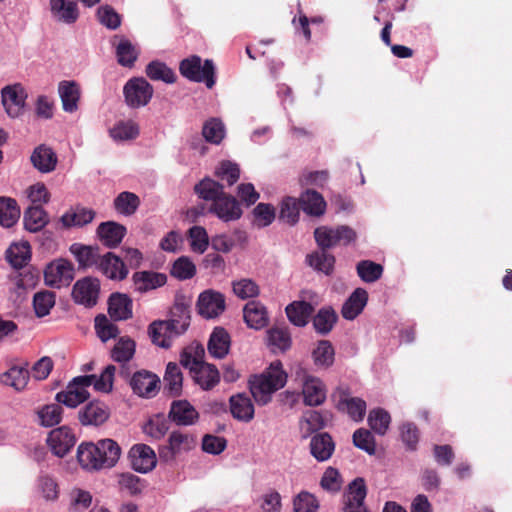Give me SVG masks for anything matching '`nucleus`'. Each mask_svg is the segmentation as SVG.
I'll list each match as a JSON object with an SVG mask.
<instances>
[{
  "instance_id": "1",
  "label": "nucleus",
  "mask_w": 512,
  "mask_h": 512,
  "mask_svg": "<svg viewBox=\"0 0 512 512\" xmlns=\"http://www.w3.org/2000/svg\"><path fill=\"white\" fill-rule=\"evenodd\" d=\"M195 193L206 201H211L209 212L224 222L238 220L242 209L237 199L224 192V185L209 177L202 179L194 187Z\"/></svg>"
},
{
  "instance_id": "2",
  "label": "nucleus",
  "mask_w": 512,
  "mask_h": 512,
  "mask_svg": "<svg viewBox=\"0 0 512 512\" xmlns=\"http://www.w3.org/2000/svg\"><path fill=\"white\" fill-rule=\"evenodd\" d=\"M120 455V446L109 438L99 440L97 443H81L77 449L79 464L89 471L112 468L118 462Z\"/></svg>"
},
{
  "instance_id": "3",
  "label": "nucleus",
  "mask_w": 512,
  "mask_h": 512,
  "mask_svg": "<svg viewBox=\"0 0 512 512\" xmlns=\"http://www.w3.org/2000/svg\"><path fill=\"white\" fill-rule=\"evenodd\" d=\"M286 381L287 374L282 369V363L274 361L263 373L250 378V391L258 404L266 405L271 401L272 394L284 387Z\"/></svg>"
},
{
  "instance_id": "4",
  "label": "nucleus",
  "mask_w": 512,
  "mask_h": 512,
  "mask_svg": "<svg viewBox=\"0 0 512 512\" xmlns=\"http://www.w3.org/2000/svg\"><path fill=\"white\" fill-rule=\"evenodd\" d=\"M179 71L190 81L204 82L208 88L215 85V66L210 59H206L202 65L201 58L198 55H192L180 62Z\"/></svg>"
},
{
  "instance_id": "5",
  "label": "nucleus",
  "mask_w": 512,
  "mask_h": 512,
  "mask_svg": "<svg viewBox=\"0 0 512 512\" xmlns=\"http://www.w3.org/2000/svg\"><path fill=\"white\" fill-rule=\"evenodd\" d=\"M95 375L75 377L66 387L65 391L56 394V401L69 408H75L89 398L87 388L92 385Z\"/></svg>"
},
{
  "instance_id": "6",
  "label": "nucleus",
  "mask_w": 512,
  "mask_h": 512,
  "mask_svg": "<svg viewBox=\"0 0 512 512\" xmlns=\"http://www.w3.org/2000/svg\"><path fill=\"white\" fill-rule=\"evenodd\" d=\"M153 93V86L143 77H133L123 87L125 103L132 109L146 106Z\"/></svg>"
},
{
  "instance_id": "7",
  "label": "nucleus",
  "mask_w": 512,
  "mask_h": 512,
  "mask_svg": "<svg viewBox=\"0 0 512 512\" xmlns=\"http://www.w3.org/2000/svg\"><path fill=\"white\" fill-rule=\"evenodd\" d=\"M73 264L63 258L50 262L44 270V280L46 285L53 288L66 287L74 279Z\"/></svg>"
},
{
  "instance_id": "8",
  "label": "nucleus",
  "mask_w": 512,
  "mask_h": 512,
  "mask_svg": "<svg viewBox=\"0 0 512 512\" xmlns=\"http://www.w3.org/2000/svg\"><path fill=\"white\" fill-rule=\"evenodd\" d=\"M28 95L21 83L7 85L1 89V102L7 115L17 118L23 114Z\"/></svg>"
},
{
  "instance_id": "9",
  "label": "nucleus",
  "mask_w": 512,
  "mask_h": 512,
  "mask_svg": "<svg viewBox=\"0 0 512 512\" xmlns=\"http://www.w3.org/2000/svg\"><path fill=\"white\" fill-rule=\"evenodd\" d=\"M196 446V439L190 433L173 431L168 438V445L159 450V456L162 460L173 461L177 455L188 452Z\"/></svg>"
},
{
  "instance_id": "10",
  "label": "nucleus",
  "mask_w": 512,
  "mask_h": 512,
  "mask_svg": "<svg viewBox=\"0 0 512 512\" xmlns=\"http://www.w3.org/2000/svg\"><path fill=\"white\" fill-rule=\"evenodd\" d=\"M367 487L361 477L349 483L347 491L343 494V507L341 512H369L365 505Z\"/></svg>"
},
{
  "instance_id": "11",
  "label": "nucleus",
  "mask_w": 512,
  "mask_h": 512,
  "mask_svg": "<svg viewBox=\"0 0 512 512\" xmlns=\"http://www.w3.org/2000/svg\"><path fill=\"white\" fill-rule=\"evenodd\" d=\"M337 397L336 408L345 412L356 422L362 421L366 413V402L359 397H352L348 388L339 387L334 393Z\"/></svg>"
},
{
  "instance_id": "12",
  "label": "nucleus",
  "mask_w": 512,
  "mask_h": 512,
  "mask_svg": "<svg viewBox=\"0 0 512 512\" xmlns=\"http://www.w3.org/2000/svg\"><path fill=\"white\" fill-rule=\"evenodd\" d=\"M130 386L136 395L144 398H152L159 391L160 378L156 374L143 369L132 375L130 378Z\"/></svg>"
},
{
  "instance_id": "13",
  "label": "nucleus",
  "mask_w": 512,
  "mask_h": 512,
  "mask_svg": "<svg viewBox=\"0 0 512 512\" xmlns=\"http://www.w3.org/2000/svg\"><path fill=\"white\" fill-rule=\"evenodd\" d=\"M226 308L225 297L222 293L214 290H205L197 300L198 313L204 318L218 317Z\"/></svg>"
},
{
  "instance_id": "14",
  "label": "nucleus",
  "mask_w": 512,
  "mask_h": 512,
  "mask_svg": "<svg viewBox=\"0 0 512 512\" xmlns=\"http://www.w3.org/2000/svg\"><path fill=\"white\" fill-rule=\"evenodd\" d=\"M99 292V280L97 278L85 277L74 284L72 296L75 302L86 307H92L97 303Z\"/></svg>"
},
{
  "instance_id": "15",
  "label": "nucleus",
  "mask_w": 512,
  "mask_h": 512,
  "mask_svg": "<svg viewBox=\"0 0 512 512\" xmlns=\"http://www.w3.org/2000/svg\"><path fill=\"white\" fill-rule=\"evenodd\" d=\"M47 443L56 456L64 457L74 447L76 438L70 428L61 426L49 433Z\"/></svg>"
},
{
  "instance_id": "16",
  "label": "nucleus",
  "mask_w": 512,
  "mask_h": 512,
  "mask_svg": "<svg viewBox=\"0 0 512 512\" xmlns=\"http://www.w3.org/2000/svg\"><path fill=\"white\" fill-rule=\"evenodd\" d=\"M190 372L195 383L203 390L213 389L220 381V373L213 364L203 361H193Z\"/></svg>"
},
{
  "instance_id": "17",
  "label": "nucleus",
  "mask_w": 512,
  "mask_h": 512,
  "mask_svg": "<svg viewBox=\"0 0 512 512\" xmlns=\"http://www.w3.org/2000/svg\"><path fill=\"white\" fill-rule=\"evenodd\" d=\"M111 45L115 48V55L119 65L132 68L139 56V50L127 37L116 34L111 38Z\"/></svg>"
},
{
  "instance_id": "18",
  "label": "nucleus",
  "mask_w": 512,
  "mask_h": 512,
  "mask_svg": "<svg viewBox=\"0 0 512 512\" xmlns=\"http://www.w3.org/2000/svg\"><path fill=\"white\" fill-rule=\"evenodd\" d=\"M132 468L141 473H147L156 466V455L151 447L145 444H136L129 451Z\"/></svg>"
},
{
  "instance_id": "19",
  "label": "nucleus",
  "mask_w": 512,
  "mask_h": 512,
  "mask_svg": "<svg viewBox=\"0 0 512 512\" xmlns=\"http://www.w3.org/2000/svg\"><path fill=\"white\" fill-rule=\"evenodd\" d=\"M110 416L107 405L101 401H91L86 404L78 413L79 421L82 425L99 426L105 423Z\"/></svg>"
},
{
  "instance_id": "20",
  "label": "nucleus",
  "mask_w": 512,
  "mask_h": 512,
  "mask_svg": "<svg viewBox=\"0 0 512 512\" xmlns=\"http://www.w3.org/2000/svg\"><path fill=\"white\" fill-rule=\"evenodd\" d=\"M97 270L108 279L118 281L124 280L129 272L122 259L112 252L101 256Z\"/></svg>"
},
{
  "instance_id": "21",
  "label": "nucleus",
  "mask_w": 512,
  "mask_h": 512,
  "mask_svg": "<svg viewBox=\"0 0 512 512\" xmlns=\"http://www.w3.org/2000/svg\"><path fill=\"white\" fill-rule=\"evenodd\" d=\"M168 417L179 426H189L198 421L199 413L187 400H175L171 404Z\"/></svg>"
},
{
  "instance_id": "22",
  "label": "nucleus",
  "mask_w": 512,
  "mask_h": 512,
  "mask_svg": "<svg viewBox=\"0 0 512 512\" xmlns=\"http://www.w3.org/2000/svg\"><path fill=\"white\" fill-rule=\"evenodd\" d=\"M52 17L64 24H74L80 16L77 2L74 0H50Z\"/></svg>"
},
{
  "instance_id": "23",
  "label": "nucleus",
  "mask_w": 512,
  "mask_h": 512,
  "mask_svg": "<svg viewBox=\"0 0 512 512\" xmlns=\"http://www.w3.org/2000/svg\"><path fill=\"white\" fill-rule=\"evenodd\" d=\"M133 302L127 295L112 293L108 299V313L114 321L128 320L133 316Z\"/></svg>"
},
{
  "instance_id": "24",
  "label": "nucleus",
  "mask_w": 512,
  "mask_h": 512,
  "mask_svg": "<svg viewBox=\"0 0 512 512\" xmlns=\"http://www.w3.org/2000/svg\"><path fill=\"white\" fill-rule=\"evenodd\" d=\"M174 330V335L184 334L190 326V307L184 301L176 300L170 309V318L165 320Z\"/></svg>"
},
{
  "instance_id": "25",
  "label": "nucleus",
  "mask_w": 512,
  "mask_h": 512,
  "mask_svg": "<svg viewBox=\"0 0 512 512\" xmlns=\"http://www.w3.org/2000/svg\"><path fill=\"white\" fill-rule=\"evenodd\" d=\"M30 161L39 172L50 173L56 169L58 157L51 147L40 144L34 148Z\"/></svg>"
},
{
  "instance_id": "26",
  "label": "nucleus",
  "mask_w": 512,
  "mask_h": 512,
  "mask_svg": "<svg viewBox=\"0 0 512 512\" xmlns=\"http://www.w3.org/2000/svg\"><path fill=\"white\" fill-rule=\"evenodd\" d=\"M303 401L307 406H319L326 400L324 383L317 377L307 375L303 381Z\"/></svg>"
},
{
  "instance_id": "27",
  "label": "nucleus",
  "mask_w": 512,
  "mask_h": 512,
  "mask_svg": "<svg viewBox=\"0 0 512 512\" xmlns=\"http://www.w3.org/2000/svg\"><path fill=\"white\" fill-rule=\"evenodd\" d=\"M58 93L62 102V108L67 113L78 110L81 98V87L74 80H63L58 84Z\"/></svg>"
},
{
  "instance_id": "28",
  "label": "nucleus",
  "mask_w": 512,
  "mask_h": 512,
  "mask_svg": "<svg viewBox=\"0 0 512 512\" xmlns=\"http://www.w3.org/2000/svg\"><path fill=\"white\" fill-rule=\"evenodd\" d=\"M126 227L114 221L102 222L97 227V236L108 248L117 247L126 235Z\"/></svg>"
},
{
  "instance_id": "29",
  "label": "nucleus",
  "mask_w": 512,
  "mask_h": 512,
  "mask_svg": "<svg viewBox=\"0 0 512 512\" xmlns=\"http://www.w3.org/2000/svg\"><path fill=\"white\" fill-rule=\"evenodd\" d=\"M69 251L78 262L79 268L82 269L97 268L102 256L98 246L84 245L82 243H73Z\"/></svg>"
},
{
  "instance_id": "30",
  "label": "nucleus",
  "mask_w": 512,
  "mask_h": 512,
  "mask_svg": "<svg viewBox=\"0 0 512 512\" xmlns=\"http://www.w3.org/2000/svg\"><path fill=\"white\" fill-rule=\"evenodd\" d=\"M309 448L311 455L317 461L324 462L333 455L335 442L327 432L316 433L311 437Z\"/></svg>"
},
{
  "instance_id": "31",
  "label": "nucleus",
  "mask_w": 512,
  "mask_h": 512,
  "mask_svg": "<svg viewBox=\"0 0 512 512\" xmlns=\"http://www.w3.org/2000/svg\"><path fill=\"white\" fill-rule=\"evenodd\" d=\"M132 280L136 291L146 293L164 286L167 282V276L160 272L138 271L133 274Z\"/></svg>"
},
{
  "instance_id": "32",
  "label": "nucleus",
  "mask_w": 512,
  "mask_h": 512,
  "mask_svg": "<svg viewBox=\"0 0 512 512\" xmlns=\"http://www.w3.org/2000/svg\"><path fill=\"white\" fill-rule=\"evenodd\" d=\"M243 317L247 326L255 330L264 328L269 321L267 309L259 301L248 302L244 306Z\"/></svg>"
},
{
  "instance_id": "33",
  "label": "nucleus",
  "mask_w": 512,
  "mask_h": 512,
  "mask_svg": "<svg viewBox=\"0 0 512 512\" xmlns=\"http://www.w3.org/2000/svg\"><path fill=\"white\" fill-rule=\"evenodd\" d=\"M230 345L231 338L226 329L214 328L207 344L209 354L214 358L222 359L228 354Z\"/></svg>"
},
{
  "instance_id": "34",
  "label": "nucleus",
  "mask_w": 512,
  "mask_h": 512,
  "mask_svg": "<svg viewBox=\"0 0 512 512\" xmlns=\"http://www.w3.org/2000/svg\"><path fill=\"white\" fill-rule=\"evenodd\" d=\"M95 216L96 212L93 209L78 205L74 209L64 213L60 217L59 221L61 222L62 227L65 229L71 228L73 226L83 227L91 223Z\"/></svg>"
},
{
  "instance_id": "35",
  "label": "nucleus",
  "mask_w": 512,
  "mask_h": 512,
  "mask_svg": "<svg viewBox=\"0 0 512 512\" xmlns=\"http://www.w3.org/2000/svg\"><path fill=\"white\" fill-rule=\"evenodd\" d=\"M367 301V291L363 288H356L342 306V317L346 320L355 319L363 311Z\"/></svg>"
},
{
  "instance_id": "36",
  "label": "nucleus",
  "mask_w": 512,
  "mask_h": 512,
  "mask_svg": "<svg viewBox=\"0 0 512 512\" xmlns=\"http://www.w3.org/2000/svg\"><path fill=\"white\" fill-rule=\"evenodd\" d=\"M288 320L297 327H304L308 324L311 318L314 307L309 302L293 301L285 308Z\"/></svg>"
},
{
  "instance_id": "37",
  "label": "nucleus",
  "mask_w": 512,
  "mask_h": 512,
  "mask_svg": "<svg viewBox=\"0 0 512 512\" xmlns=\"http://www.w3.org/2000/svg\"><path fill=\"white\" fill-rule=\"evenodd\" d=\"M232 416L242 422H250L254 418V405L244 393L233 395L229 399Z\"/></svg>"
},
{
  "instance_id": "38",
  "label": "nucleus",
  "mask_w": 512,
  "mask_h": 512,
  "mask_svg": "<svg viewBox=\"0 0 512 512\" xmlns=\"http://www.w3.org/2000/svg\"><path fill=\"white\" fill-rule=\"evenodd\" d=\"M300 209L311 216H321L325 213L326 202L323 196L315 190L307 189L299 199Z\"/></svg>"
},
{
  "instance_id": "39",
  "label": "nucleus",
  "mask_w": 512,
  "mask_h": 512,
  "mask_svg": "<svg viewBox=\"0 0 512 512\" xmlns=\"http://www.w3.org/2000/svg\"><path fill=\"white\" fill-rule=\"evenodd\" d=\"M148 333L152 342L162 348H169L172 338L175 337L174 330L165 320H155L148 327Z\"/></svg>"
},
{
  "instance_id": "40",
  "label": "nucleus",
  "mask_w": 512,
  "mask_h": 512,
  "mask_svg": "<svg viewBox=\"0 0 512 512\" xmlns=\"http://www.w3.org/2000/svg\"><path fill=\"white\" fill-rule=\"evenodd\" d=\"M48 222V214L42 206L32 205L24 211L23 223L29 232H39Z\"/></svg>"
},
{
  "instance_id": "41",
  "label": "nucleus",
  "mask_w": 512,
  "mask_h": 512,
  "mask_svg": "<svg viewBox=\"0 0 512 512\" xmlns=\"http://www.w3.org/2000/svg\"><path fill=\"white\" fill-rule=\"evenodd\" d=\"M27 367V363L23 367L12 366L8 371L0 375L1 383L11 386L17 391L24 390L30 378Z\"/></svg>"
},
{
  "instance_id": "42",
  "label": "nucleus",
  "mask_w": 512,
  "mask_h": 512,
  "mask_svg": "<svg viewBox=\"0 0 512 512\" xmlns=\"http://www.w3.org/2000/svg\"><path fill=\"white\" fill-rule=\"evenodd\" d=\"M164 389L172 397H178L182 392L183 374L180 366L175 362H169L164 374Z\"/></svg>"
},
{
  "instance_id": "43",
  "label": "nucleus",
  "mask_w": 512,
  "mask_h": 512,
  "mask_svg": "<svg viewBox=\"0 0 512 512\" xmlns=\"http://www.w3.org/2000/svg\"><path fill=\"white\" fill-rule=\"evenodd\" d=\"M20 207L11 197L0 196V225L6 228L14 226L20 218Z\"/></svg>"
},
{
  "instance_id": "44",
  "label": "nucleus",
  "mask_w": 512,
  "mask_h": 512,
  "mask_svg": "<svg viewBox=\"0 0 512 512\" xmlns=\"http://www.w3.org/2000/svg\"><path fill=\"white\" fill-rule=\"evenodd\" d=\"M338 315L331 306L322 307L313 317V327L318 334L326 335L334 327Z\"/></svg>"
},
{
  "instance_id": "45",
  "label": "nucleus",
  "mask_w": 512,
  "mask_h": 512,
  "mask_svg": "<svg viewBox=\"0 0 512 512\" xmlns=\"http://www.w3.org/2000/svg\"><path fill=\"white\" fill-rule=\"evenodd\" d=\"M147 77L153 81H163L172 84L176 81V74L165 63L154 60L151 61L145 69Z\"/></svg>"
},
{
  "instance_id": "46",
  "label": "nucleus",
  "mask_w": 512,
  "mask_h": 512,
  "mask_svg": "<svg viewBox=\"0 0 512 512\" xmlns=\"http://www.w3.org/2000/svg\"><path fill=\"white\" fill-rule=\"evenodd\" d=\"M335 351L329 340H320L312 352L314 364L318 367L328 368L334 363Z\"/></svg>"
},
{
  "instance_id": "47",
  "label": "nucleus",
  "mask_w": 512,
  "mask_h": 512,
  "mask_svg": "<svg viewBox=\"0 0 512 512\" xmlns=\"http://www.w3.org/2000/svg\"><path fill=\"white\" fill-rule=\"evenodd\" d=\"M6 258L12 267L16 269L23 268L30 260V246L28 243L13 244L7 252Z\"/></svg>"
},
{
  "instance_id": "48",
  "label": "nucleus",
  "mask_w": 512,
  "mask_h": 512,
  "mask_svg": "<svg viewBox=\"0 0 512 512\" xmlns=\"http://www.w3.org/2000/svg\"><path fill=\"white\" fill-rule=\"evenodd\" d=\"M308 264L314 269L330 275L333 272L335 257L327 251L307 255Z\"/></svg>"
},
{
  "instance_id": "49",
  "label": "nucleus",
  "mask_w": 512,
  "mask_h": 512,
  "mask_svg": "<svg viewBox=\"0 0 512 512\" xmlns=\"http://www.w3.org/2000/svg\"><path fill=\"white\" fill-rule=\"evenodd\" d=\"M134 353L135 342L128 337H122L112 349L111 357L116 362L127 363L132 359Z\"/></svg>"
},
{
  "instance_id": "50",
  "label": "nucleus",
  "mask_w": 512,
  "mask_h": 512,
  "mask_svg": "<svg viewBox=\"0 0 512 512\" xmlns=\"http://www.w3.org/2000/svg\"><path fill=\"white\" fill-rule=\"evenodd\" d=\"M357 274L362 281L373 283L383 274V266L371 260H362L356 266Z\"/></svg>"
},
{
  "instance_id": "51",
  "label": "nucleus",
  "mask_w": 512,
  "mask_h": 512,
  "mask_svg": "<svg viewBox=\"0 0 512 512\" xmlns=\"http://www.w3.org/2000/svg\"><path fill=\"white\" fill-rule=\"evenodd\" d=\"M170 274L178 280H188L195 276L196 266L189 257L181 256L174 261Z\"/></svg>"
},
{
  "instance_id": "52",
  "label": "nucleus",
  "mask_w": 512,
  "mask_h": 512,
  "mask_svg": "<svg viewBox=\"0 0 512 512\" xmlns=\"http://www.w3.org/2000/svg\"><path fill=\"white\" fill-rule=\"evenodd\" d=\"M139 205V197L132 192H121L114 200L115 209L123 215L134 214Z\"/></svg>"
},
{
  "instance_id": "53",
  "label": "nucleus",
  "mask_w": 512,
  "mask_h": 512,
  "mask_svg": "<svg viewBox=\"0 0 512 512\" xmlns=\"http://www.w3.org/2000/svg\"><path fill=\"white\" fill-rule=\"evenodd\" d=\"M202 135L205 141L218 145L225 136V127L219 119L211 118L204 123Z\"/></svg>"
},
{
  "instance_id": "54",
  "label": "nucleus",
  "mask_w": 512,
  "mask_h": 512,
  "mask_svg": "<svg viewBox=\"0 0 512 512\" xmlns=\"http://www.w3.org/2000/svg\"><path fill=\"white\" fill-rule=\"evenodd\" d=\"M188 240L193 252L203 254L209 246L207 231L202 226H192L188 230Z\"/></svg>"
},
{
  "instance_id": "55",
  "label": "nucleus",
  "mask_w": 512,
  "mask_h": 512,
  "mask_svg": "<svg viewBox=\"0 0 512 512\" xmlns=\"http://www.w3.org/2000/svg\"><path fill=\"white\" fill-rule=\"evenodd\" d=\"M215 176L227 186L234 185L240 178V168L236 163L229 160L220 162L215 170Z\"/></svg>"
},
{
  "instance_id": "56",
  "label": "nucleus",
  "mask_w": 512,
  "mask_h": 512,
  "mask_svg": "<svg viewBox=\"0 0 512 512\" xmlns=\"http://www.w3.org/2000/svg\"><path fill=\"white\" fill-rule=\"evenodd\" d=\"M299 212V201L294 197H285L280 204L279 219L290 225H294L298 222Z\"/></svg>"
},
{
  "instance_id": "57",
  "label": "nucleus",
  "mask_w": 512,
  "mask_h": 512,
  "mask_svg": "<svg viewBox=\"0 0 512 512\" xmlns=\"http://www.w3.org/2000/svg\"><path fill=\"white\" fill-rule=\"evenodd\" d=\"M55 305V293L48 290H42L35 293L33 297V307L38 317H44L50 313Z\"/></svg>"
},
{
  "instance_id": "58",
  "label": "nucleus",
  "mask_w": 512,
  "mask_h": 512,
  "mask_svg": "<svg viewBox=\"0 0 512 512\" xmlns=\"http://www.w3.org/2000/svg\"><path fill=\"white\" fill-rule=\"evenodd\" d=\"M96 16L98 21L109 30H116L121 26V15L110 5L100 6Z\"/></svg>"
},
{
  "instance_id": "59",
  "label": "nucleus",
  "mask_w": 512,
  "mask_h": 512,
  "mask_svg": "<svg viewBox=\"0 0 512 512\" xmlns=\"http://www.w3.org/2000/svg\"><path fill=\"white\" fill-rule=\"evenodd\" d=\"M37 414L40 420V425L44 427H52L61 422L63 408L59 404H48L38 410Z\"/></svg>"
},
{
  "instance_id": "60",
  "label": "nucleus",
  "mask_w": 512,
  "mask_h": 512,
  "mask_svg": "<svg viewBox=\"0 0 512 512\" xmlns=\"http://www.w3.org/2000/svg\"><path fill=\"white\" fill-rule=\"evenodd\" d=\"M95 330L103 342L116 338L119 334L117 325L113 324L104 314L95 317Z\"/></svg>"
},
{
  "instance_id": "61",
  "label": "nucleus",
  "mask_w": 512,
  "mask_h": 512,
  "mask_svg": "<svg viewBox=\"0 0 512 512\" xmlns=\"http://www.w3.org/2000/svg\"><path fill=\"white\" fill-rule=\"evenodd\" d=\"M118 484L121 490L132 496L140 494L145 487V481L130 472L120 474Z\"/></svg>"
},
{
  "instance_id": "62",
  "label": "nucleus",
  "mask_w": 512,
  "mask_h": 512,
  "mask_svg": "<svg viewBox=\"0 0 512 512\" xmlns=\"http://www.w3.org/2000/svg\"><path fill=\"white\" fill-rule=\"evenodd\" d=\"M390 414L384 409L378 408L370 411L368 424L371 429L379 435H384L390 424Z\"/></svg>"
},
{
  "instance_id": "63",
  "label": "nucleus",
  "mask_w": 512,
  "mask_h": 512,
  "mask_svg": "<svg viewBox=\"0 0 512 512\" xmlns=\"http://www.w3.org/2000/svg\"><path fill=\"white\" fill-rule=\"evenodd\" d=\"M318 509L319 501L307 491H301L293 499L294 512H317Z\"/></svg>"
},
{
  "instance_id": "64",
  "label": "nucleus",
  "mask_w": 512,
  "mask_h": 512,
  "mask_svg": "<svg viewBox=\"0 0 512 512\" xmlns=\"http://www.w3.org/2000/svg\"><path fill=\"white\" fill-rule=\"evenodd\" d=\"M353 444L369 455H374L376 452L375 439L367 429L359 428L353 433Z\"/></svg>"
}]
</instances>
